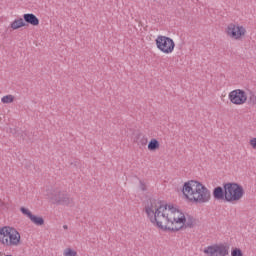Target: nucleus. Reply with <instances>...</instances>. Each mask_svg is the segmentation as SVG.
Segmentation results:
<instances>
[{"instance_id":"nucleus-2","label":"nucleus","mask_w":256,"mask_h":256,"mask_svg":"<svg viewBox=\"0 0 256 256\" xmlns=\"http://www.w3.org/2000/svg\"><path fill=\"white\" fill-rule=\"evenodd\" d=\"M184 197L194 205H205L211 201V190L197 180H190L183 184Z\"/></svg>"},{"instance_id":"nucleus-4","label":"nucleus","mask_w":256,"mask_h":256,"mask_svg":"<svg viewBox=\"0 0 256 256\" xmlns=\"http://www.w3.org/2000/svg\"><path fill=\"white\" fill-rule=\"evenodd\" d=\"M245 195V189L239 183L228 182L226 183V197L227 203H237L241 201Z\"/></svg>"},{"instance_id":"nucleus-12","label":"nucleus","mask_w":256,"mask_h":256,"mask_svg":"<svg viewBox=\"0 0 256 256\" xmlns=\"http://www.w3.org/2000/svg\"><path fill=\"white\" fill-rule=\"evenodd\" d=\"M21 27H28L23 18L16 19L11 23V28L14 30L21 29Z\"/></svg>"},{"instance_id":"nucleus-13","label":"nucleus","mask_w":256,"mask_h":256,"mask_svg":"<svg viewBox=\"0 0 256 256\" xmlns=\"http://www.w3.org/2000/svg\"><path fill=\"white\" fill-rule=\"evenodd\" d=\"M182 214L181 217H174L173 220L170 221L171 225H174L175 223L182 224L181 227H184L185 223H187V218L185 217V214L183 212H180Z\"/></svg>"},{"instance_id":"nucleus-6","label":"nucleus","mask_w":256,"mask_h":256,"mask_svg":"<svg viewBox=\"0 0 256 256\" xmlns=\"http://www.w3.org/2000/svg\"><path fill=\"white\" fill-rule=\"evenodd\" d=\"M156 47L162 53H166L169 55L172 51H175V41H173L170 37L159 35L156 40Z\"/></svg>"},{"instance_id":"nucleus-14","label":"nucleus","mask_w":256,"mask_h":256,"mask_svg":"<svg viewBox=\"0 0 256 256\" xmlns=\"http://www.w3.org/2000/svg\"><path fill=\"white\" fill-rule=\"evenodd\" d=\"M30 221H32L34 225H37L38 227L45 225V219H43L42 216L32 215Z\"/></svg>"},{"instance_id":"nucleus-23","label":"nucleus","mask_w":256,"mask_h":256,"mask_svg":"<svg viewBox=\"0 0 256 256\" xmlns=\"http://www.w3.org/2000/svg\"><path fill=\"white\" fill-rule=\"evenodd\" d=\"M147 143H149V140L145 136H142V138L138 141V145H142V147H145Z\"/></svg>"},{"instance_id":"nucleus-16","label":"nucleus","mask_w":256,"mask_h":256,"mask_svg":"<svg viewBox=\"0 0 256 256\" xmlns=\"http://www.w3.org/2000/svg\"><path fill=\"white\" fill-rule=\"evenodd\" d=\"M159 149V141L155 138L151 139L148 143V150L149 151H157Z\"/></svg>"},{"instance_id":"nucleus-18","label":"nucleus","mask_w":256,"mask_h":256,"mask_svg":"<svg viewBox=\"0 0 256 256\" xmlns=\"http://www.w3.org/2000/svg\"><path fill=\"white\" fill-rule=\"evenodd\" d=\"M248 104L256 105V94L253 91H249Z\"/></svg>"},{"instance_id":"nucleus-27","label":"nucleus","mask_w":256,"mask_h":256,"mask_svg":"<svg viewBox=\"0 0 256 256\" xmlns=\"http://www.w3.org/2000/svg\"><path fill=\"white\" fill-rule=\"evenodd\" d=\"M136 138L141 139V133L137 134Z\"/></svg>"},{"instance_id":"nucleus-3","label":"nucleus","mask_w":256,"mask_h":256,"mask_svg":"<svg viewBox=\"0 0 256 256\" xmlns=\"http://www.w3.org/2000/svg\"><path fill=\"white\" fill-rule=\"evenodd\" d=\"M0 243L6 247H17L21 245V234L14 227L4 226L0 228Z\"/></svg>"},{"instance_id":"nucleus-17","label":"nucleus","mask_w":256,"mask_h":256,"mask_svg":"<svg viewBox=\"0 0 256 256\" xmlns=\"http://www.w3.org/2000/svg\"><path fill=\"white\" fill-rule=\"evenodd\" d=\"M2 103L4 104H9V103H13V101H15V96L9 94L6 96H3L1 99Z\"/></svg>"},{"instance_id":"nucleus-22","label":"nucleus","mask_w":256,"mask_h":256,"mask_svg":"<svg viewBox=\"0 0 256 256\" xmlns=\"http://www.w3.org/2000/svg\"><path fill=\"white\" fill-rule=\"evenodd\" d=\"M167 208L169 209V211H171V213H181V210L173 206V204L167 205Z\"/></svg>"},{"instance_id":"nucleus-15","label":"nucleus","mask_w":256,"mask_h":256,"mask_svg":"<svg viewBox=\"0 0 256 256\" xmlns=\"http://www.w3.org/2000/svg\"><path fill=\"white\" fill-rule=\"evenodd\" d=\"M196 222H197V220L195 219V217L188 215L186 222L184 224V228L187 229V227H188L189 229H193V227H195Z\"/></svg>"},{"instance_id":"nucleus-5","label":"nucleus","mask_w":256,"mask_h":256,"mask_svg":"<svg viewBox=\"0 0 256 256\" xmlns=\"http://www.w3.org/2000/svg\"><path fill=\"white\" fill-rule=\"evenodd\" d=\"M50 201L53 205H64L69 207L74 205L73 198L67 192L54 190L50 195Z\"/></svg>"},{"instance_id":"nucleus-11","label":"nucleus","mask_w":256,"mask_h":256,"mask_svg":"<svg viewBox=\"0 0 256 256\" xmlns=\"http://www.w3.org/2000/svg\"><path fill=\"white\" fill-rule=\"evenodd\" d=\"M23 20L26 25H32L33 27H37V25H39V18H37L33 13L24 14Z\"/></svg>"},{"instance_id":"nucleus-8","label":"nucleus","mask_w":256,"mask_h":256,"mask_svg":"<svg viewBox=\"0 0 256 256\" xmlns=\"http://www.w3.org/2000/svg\"><path fill=\"white\" fill-rule=\"evenodd\" d=\"M226 33L228 37L239 40L241 37L245 36L247 30L243 26H237L233 23H230L226 28Z\"/></svg>"},{"instance_id":"nucleus-19","label":"nucleus","mask_w":256,"mask_h":256,"mask_svg":"<svg viewBox=\"0 0 256 256\" xmlns=\"http://www.w3.org/2000/svg\"><path fill=\"white\" fill-rule=\"evenodd\" d=\"M20 211H21L22 215H25L26 217H28V219H31L33 217V213L30 212V210L25 207H21Z\"/></svg>"},{"instance_id":"nucleus-1","label":"nucleus","mask_w":256,"mask_h":256,"mask_svg":"<svg viewBox=\"0 0 256 256\" xmlns=\"http://www.w3.org/2000/svg\"><path fill=\"white\" fill-rule=\"evenodd\" d=\"M167 204L163 203V201H157L155 198L149 199V204L145 206V213L150 221L155 225L158 229H162V231H171L175 233L177 231H181L183 226L180 227H171L169 223H171V219L169 215H166Z\"/></svg>"},{"instance_id":"nucleus-20","label":"nucleus","mask_w":256,"mask_h":256,"mask_svg":"<svg viewBox=\"0 0 256 256\" xmlns=\"http://www.w3.org/2000/svg\"><path fill=\"white\" fill-rule=\"evenodd\" d=\"M64 256H77V251L67 248L64 250Z\"/></svg>"},{"instance_id":"nucleus-25","label":"nucleus","mask_w":256,"mask_h":256,"mask_svg":"<svg viewBox=\"0 0 256 256\" xmlns=\"http://www.w3.org/2000/svg\"><path fill=\"white\" fill-rule=\"evenodd\" d=\"M250 145L252 146L253 149H256V138H252L250 140Z\"/></svg>"},{"instance_id":"nucleus-9","label":"nucleus","mask_w":256,"mask_h":256,"mask_svg":"<svg viewBox=\"0 0 256 256\" xmlns=\"http://www.w3.org/2000/svg\"><path fill=\"white\" fill-rule=\"evenodd\" d=\"M229 100L230 103H233V105H243L247 102V93L245 90L236 89L229 93Z\"/></svg>"},{"instance_id":"nucleus-10","label":"nucleus","mask_w":256,"mask_h":256,"mask_svg":"<svg viewBox=\"0 0 256 256\" xmlns=\"http://www.w3.org/2000/svg\"><path fill=\"white\" fill-rule=\"evenodd\" d=\"M227 183H223V187L217 186L213 189L212 195L215 201H225L227 203Z\"/></svg>"},{"instance_id":"nucleus-21","label":"nucleus","mask_w":256,"mask_h":256,"mask_svg":"<svg viewBox=\"0 0 256 256\" xmlns=\"http://www.w3.org/2000/svg\"><path fill=\"white\" fill-rule=\"evenodd\" d=\"M232 256H243V251L240 248H233L231 251Z\"/></svg>"},{"instance_id":"nucleus-24","label":"nucleus","mask_w":256,"mask_h":256,"mask_svg":"<svg viewBox=\"0 0 256 256\" xmlns=\"http://www.w3.org/2000/svg\"><path fill=\"white\" fill-rule=\"evenodd\" d=\"M139 183L141 191H147V186L145 185V182H143V180H140Z\"/></svg>"},{"instance_id":"nucleus-7","label":"nucleus","mask_w":256,"mask_h":256,"mask_svg":"<svg viewBox=\"0 0 256 256\" xmlns=\"http://www.w3.org/2000/svg\"><path fill=\"white\" fill-rule=\"evenodd\" d=\"M203 253L207 256H227L229 255V245L213 244L204 248Z\"/></svg>"},{"instance_id":"nucleus-26","label":"nucleus","mask_w":256,"mask_h":256,"mask_svg":"<svg viewBox=\"0 0 256 256\" xmlns=\"http://www.w3.org/2000/svg\"><path fill=\"white\" fill-rule=\"evenodd\" d=\"M63 229L68 230V229H69V226L63 225Z\"/></svg>"}]
</instances>
